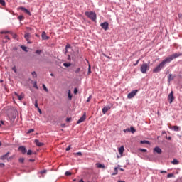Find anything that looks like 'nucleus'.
<instances>
[{"label":"nucleus","mask_w":182,"mask_h":182,"mask_svg":"<svg viewBox=\"0 0 182 182\" xmlns=\"http://www.w3.org/2000/svg\"><path fill=\"white\" fill-rule=\"evenodd\" d=\"M179 56H182L181 53H176L171 55H169L153 69L154 73H159V72H160V70H161V69H163L166 65H167V63H170V62L174 60V59H176V58H179Z\"/></svg>","instance_id":"obj_1"},{"label":"nucleus","mask_w":182,"mask_h":182,"mask_svg":"<svg viewBox=\"0 0 182 182\" xmlns=\"http://www.w3.org/2000/svg\"><path fill=\"white\" fill-rule=\"evenodd\" d=\"M85 15L91 19V21H93V22H96V13L93 11H86Z\"/></svg>","instance_id":"obj_2"},{"label":"nucleus","mask_w":182,"mask_h":182,"mask_svg":"<svg viewBox=\"0 0 182 182\" xmlns=\"http://www.w3.org/2000/svg\"><path fill=\"white\" fill-rule=\"evenodd\" d=\"M140 70L141 73H146L147 70H149V65L147 63H143L141 65Z\"/></svg>","instance_id":"obj_3"},{"label":"nucleus","mask_w":182,"mask_h":182,"mask_svg":"<svg viewBox=\"0 0 182 182\" xmlns=\"http://www.w3.org/2000/svg\"><path fill=\"white\" fill-rule=\"evenodd\" d=\"M173 100H174V92L171 91L170 94L168 95V101L169 102L170 105H171Z\"/></svg>","instance_id":"obj_4"},{"label":"nucleus","mask_w":182,"mask_h":182,"mask_svg":"<svg viewBox=\"0 0 182 182\" xmlns=\"http://www.w3.org/2000/svg\"><path fill=\"white\" fill-rule=\"evenodd\" d=\"M137 92H139V90H134L132 92H129L127 95L128 99H133V97H134V96H136V95H137Z\"/></svg>","instance_id":"obj_5"},{"label":"nucleus","mask_w":182,"mask_h":182,"mask_svg":"<svg viewBox=\"0 0 182 182\" xmlns=\"http://www.w3.org/2000/svg\"><path fill=\"white\" fill-rule=\"evenodd\" d=\"M100 26L101 28H102V29H104V31H108L109 29V23L107 22H104V23H102L100 24Z\"/></svg>","instance_id":"obj_6"},{"label":"nucleus","mask_w":182,"mask_h":182,"mask_svg":"<svg viewBox=\"0 0 182 182\" xmlns=\"http://www.w3.org/2000/svg\"><path fill=\"white\" fill-rule=\"evenodd\" d=\"M85 120H86V112H84L83 115L77 122V124H80V123H83V122H85Z\"/></svg>","instance_id":"obj_7"},{"label":"nucleus","mask_w":182,"mask_h":182,"mask_svg":"<svg viewBox=\"0 0 182 182\" xmlns=\"http://www.w3.org/2000/svg\"><path fill=\"white\" fill-rule=\"evenodd\" d=\"M24 38L26 39V41H27V43H32L31 42V41H29V39H31V35L28 33H26L25 35H24Z\"/></svg>","instance_id":"obj_8"},{"label":"nucleus","mask_w":182,"mask_h":182,"mask_svg":"<svg viewBox=\"0 0 182 182\" xmlns=\"http://www.w3.org/2000/svg\"><path fill=\"white\" fill-rule=\"evenodd\" d=\"M154 151L155 153H157L158 154H161V153L163 152V151L161 150V149H160V147L156 146L154 149Z\"/></svg>","instance_id":"obj_9"},{"label":"nucleus","mask_w":182,"mask_h":182,"mask_svg":"<svg viewBox=\"0 0 182 182\" xmlns=\"http://www.w3.org/2000/svg\"><path fill=\"white\" fill-rule=\"evenodd\" d=\"M15 96H17L18 100H22V99H23V97H25V94L21 93L20 95H18L16 92H14Z\"/></svg>","instance_id":"obj_10"},{"label":"nucleus","mask_w":182,"mask_h":182,"mask_svg":"<svg viewBox=\"0 0 182 182\" xmlns=\"http://www.w3.org/2000/svg\"><path fill=\"white\" fill-rule=\"evenodd\" d=\"M109 110H110V107H104L102 108V112L103 113V114H106V113H107Z\"/></svg>","instance_id":"obj_11"},{"label":"nucleus","mask_w":182,"mask_h":182,"mask_svg":"<svg viewBox=\"0 0 182 182\" xmlns=\"http://www.w3.org/2000/svg\"><path fill=\"white\" fill-rule=\"evenodd\" d=\"M20 9L23 11V12H25V14H27V15L31 16V11H29V10H28L27 9L24 7H20Z\"/></svg>","instance_id":"obj_12"},{"label":"nucleus","mask_w":182,"mask_h":182,"mask_svg":"<svg viewBox=\"0 0 182 182\" xmlns=\"http://www.w3.org/2000/svg\"><path fill=\"white\" fill-rule=\"evenodd\" d=\"M96 167H97V168H102L103 170H105V168H106V166H105V164H102L100 163H97Z\"/></svg>","instance_id":"obj_13"},{"label":"nucleus","mask_w":182,"mask_h":182,"mask_svg":"<svg viewBox=\"0 0 182 182\" xmlns=\"http://www.w3.org/2000/svg\"><path fill=\"white\" fill-rule=\"evenodd\" d=\"M9 154H10V152H7L6 154L2 155L0 157L1 160H6V159H8V157H9Z\"/></svg>","instance_id":"obj_14"},{"label":"nucleus","mask_w":182,"mask_h":182,"mask_svg":"<svg viewBox=\"0 0 182 182\" xmlns=\"http://www.w3.org/2000/svg\"><path fill=\"white\" fill-rule=\"evenodd\" d=\"M118 151H119L120 156H123V152L124 151V146H121V147H119L118 149Z\"/></svg>","instance_id":"obj_15"},{"label":"nucleus","mask_w":182,"mask_h":182,"mask_svg":"<svg viewBox=\"0 0 182 182\" xmlns=\"http://www.w3.org/2000/svg\"><path fill=\"white\" fill-rule=\"evenodd\" d=\"M41 38H42V39H43L44 41H47L48 39H49V37H48V36H46V33L45 31H43V32L42 33Z\"/></svg>","instance_id":"obj_16"},{"label":"nucleus","mask_w":182,"mask_h":182,"mask_svg":"<svg viewBox=\"0 0 182 182\" xmlns=\"http://www.w3.org/2000/svg\"><path fill=\"white\" fill-rule=\"evenodd\" d=\"M34 143H36L38 147H42V146H43V143L40 142L38 139H35Z\"/></svg>","instance_id":"obj_17"},{"label":"nucleus","mask_w":182,"mask_h":182,"mask_svg":"<svg viewBox=\"0 0 182 182\" xmlns=\"http://www.w3.org/2000/svg\"><path fill=\"white\" fill-rule=\"evenodd\" d=\"M18 150L21 151L23 154H25V153H26V148H25V146H19Z\"/></svg>","instance_id":"obj_18"},{"label":"nucleus","mask_w":182,"mask_h":182,"mask_svg":"<svg viewBox=\"0 0 182 182\" xmlns=\"http://www.w3.org/2000/svg\"><path fill=\"white\" fill-rule=\"evenodd\" d=\"M172 130H174V132H180V127L176 125L172 127Z\"/></svg>","instance_id":"obj_19"},{"label":"nucleus","mask_w":182,"mask_h":182,"mask_svg":"<svg viewBox=\"0 0 182 182\" xmlns=\"http://www.w3.org/2000/svg\"><path fill=\"white\" fill-rule=\"evenodd\" d=\"M174 79V76H173L172 74H169L168 77V80L169 82H171V80H173Z\"/></svg>","instance_id":"obj_20"},{"label":"nucleus","mask_w":182,"mask_h":182,"mask_svg":"<svg viewBox=\"0 0 182 182\" xmlns=\"http://www.w3.org/2000/svg\"><path fill=\"white\" fill-rule=\"evenodd\" d=\"M68 96L69 100H72V94L70 93V90H68Z\"/></svg>","instance_id":"obj_21"},{"label":"nucleus","mask_w":182,"mask_h":182,"mask_svg":"<svg viewBox=\"0 0 182 182\" xmlns=\"http://www.w3.org/2000/svg\"><path fill=\"white\" fill-rule=\"evenodd\" d=\"M172 164L177 165L178 164L179 161L177 159H173V161H171Z\"/></svg>","instance_id":"obj_22"},{"label":"nucleus","mask_w":182,"mask_h":182,"mask_svg":"<svg viewBox=\"0 0 182 182\" xmlns=\"http://www.w3.org/2000/svg\"><path fill=\"white\" fill-rule=\"evenodd\" d=\"M141 144H150V142L149 141L144 140V141H141Z\"/></svg>","instance_id":"obj_23"},{"label":"nucleus","mask_w":182,"mask_h":182,"mask_svg":"<svg viewBox=\"0 0 182 182\" xmlns=\"http://www.w3.org/2000/svg\"><path fill=\"white\" fill-rule=\"evenodd\" d=\"M21 48L23 50H24V52H28V48L26 46H21Z\"/></svg>","instance_id":"obj_24"},{"label":"nucleus","mask_w":182,"mask_h":182,"mask_svg":"<svg viewBox=\"0 0 182 182\" xmlns=\"http://www.w3.org/2000/svg\"><path fill=\"white\" fill-rule=\"evenodd\" d=\"M70 63H63V66H65V68H69L70 66Z\"/></svg>","instance_id":"obj_25"},{"label":"nucleus","mask_w":182,"mask_h":182,"mask_svg":"<svg viewBox=\"0 0 182 182\" xmlns=\"http://www.w3.org/2000/svg\"><path fill=\"white\" fill-rule=\"evenodd\" d=\"M0 4L2 5V6H5L6 5L5 0H0Z\"/></svg>","instance_id":"obj_26"},{"label":"nucleus","mask_w":182,"mask_h":182,"mask_svg":"<svg viewBox=\"0 0 182 182\" xmlns=\"http://www.w3.org/2000/svg\"><path fill=\"white\" fill-rule=\"evenodd\" d=\"M130 132H131L132 133H135V132H136V129H134V127H131V128H130Z\"/></svg>","instance_id":"obj_27"},{"label":"nucleus","mask_w":182,"mask_h":182,"mask_svg":"<svg viewBox=\"0 0 182 182\" xmlns=\"http://www.w3.org/2000/svg\"><path fill=\"white\" fill-rule=\"evenodd\" d=\"M34 106H35L36 109H38V107H39V106L38 105V100H35Z\"/></svg>","instance_id":"obj_28"},{"label":"nucleus","mask_w":182,"mask_h":182,"mask_svg":"<svg viewBox=\"0 0 182 182\" xmlns=\"http://www.w3.org/2000/svg\"><path fill=\"white\" fill-rule=\"evenodd\" d=\"M33 132H35V129H29V130L27 132V134H30V133H33Z\"/></svg>","instance_id":"obj_29"},{"label":"nucleus","mask_w":182,"mask_h":182,"mask_svg":"<svg viewBox=\"0 0 182 182\" xmlns=\"http://www.w3.org/2000/svg\"><path fill=\"white\" fill-rule=\"evenodd\" d=\"M43 88L45 92H48V88L46 87V85H45V84H43Z\"/></svg>","instance_id":"obj_30"},{"label":"nucleus","mask_w":182,"mask_h":182,"mask_svg":"<svg viewBox=\"0 0 182 182\" xmlns=\"http://www.w3.org/2000/svg\"><path fill=\"white\" fill-rule=\"evenodd\" d=\"M117 168H114V173H112V176H116L117 174Z\"/></svg>","instance_id":"obj_31"},{"label":"nucleus","mask_w":182,"mask_h":182,"mask_svg":"<svg viewBox=\"0 0 182 182\" xmlns=\"http://www.w3.org/2000/svg\"><path fill=\"white\" fill-rule=\"evenodd\" d=\"M14 157H15V156H11L7 158V161H11V160H13Z\"/></svg>","instance_id":"obj_32"},{"label":"nucleus","mask_w":182,"mask_h":182,"mask_svg":"<svg viewBox=\"0 0 182 182\" xmlns=\"http://www.w3.org/2000/svg\"><path fill=\"white\" fill-rule=\"evenodd\" d=\"M174 176V174H173V173H168V175H167V178H171V177H173Z\"/></svg>","instance_id":"obj_33"},{"label":"nucleus","mask_w":182,"mask_h":182,"mask_svg":"<svg viewBox=\"0 0 182 182\" xmlns=\"http://www.w3.org/2000/svg\"><path fill=\"white\" fill-rule=\"evenodd\" d=\"M18 161H19V163H23V161H25V159H23V158H20V159H18Z\"/></svg>","instance_id":"obj_34"},{"label":"nucleus","mask_w":182,"mask_h":182,"mask_svg":"<svg viewBox=\"0 0 182 182\" xmlns=\"http://www.w3.org/2000/svg\"><path fill=\"white\" fill-rule=\"evenodd\" d=\"M90 100H92V95H90L87 100V103H89V102H90Z\"/></svg>","instance_id":"obj_35"},{"label":"nucleus","mask_w":182,"mask_h":182,"mask_svg":"<svg viewBox=\"0 0 182 182\" xmlns=\"http://www.w3.org/2000/svg\"><path fill=\"white\" fill-rule=\"evenodd\" d=\"M32 154V150L29 149L28 151H27V155L28 156H31Z\"/></svg>","instance_id":"obj_36"},{"label":"nucleus","mask_w":182,"mask_h":182,"mask_svg":"<svg viewBox=\"0 0 182 182\" xmlns=\"http://www.w3.org/2000/svg\"><path fill=\"white\" fill-rule=\"evenodd\" d=\"M36 53L37 55H41V53H42V50H37L36 51Z\"/></svg>","instance_id":"obj_37"},{"label":"nucleus","mask_w":182,"mask_h":182,"mask_svg":"<svg viewBox=\"0 0 182 182\" xmlns=\"http://www.w3.org/2000/svg\"><path fill=\"white\" fill-rule=\"evenodd\" d=\"M31 74H32V76L33 77H36V76H37V75H36V72H32L31 73Z\"/></svg>","instance_id":"obj_38"},{"label":"nucleus","mask_w":182,"mask_h":182,"mask_svg":"<svg viewBox=\"0 0 182 182\" xmlns=\"http://www.w3.org/2000/svg\"><path fill=\"white\" fill-rule=\"evenodd\" d=\"M1 33H2V34H4V33H11V31H1Z\"/></svg>","instance_id":"obj_39"},{"label":"nucleus","mask_w":182,"mask_h":182,"mask_svg":"<svg viewBox=\"0 0 182 182\" xmlns=\"http://www.w3.org/2000/svg\"><path fill=\"white\" fill-rule=\"evenodd\" d=\"M140 150V151H141L142 153H146V151H147V149H139Z\"/></svg>","instance_id":"obj_40"},{"label":"nucleus","mask_w":182,"mask_h":182,"mask_svg":"<svg viewBox=\"0 0 182 182\" xmlns=\"http://www.w3.org/2000/svg\"><path fill=\"white\" fill-rule=\"evenodd\" d=\"M65 176H72V173L69 171L65 172Z\"/></svg>","instance_id":"obj_41"},{"label":"nucleus","mask_w":182,"mask_h":182,"mask_svg":"<svg viewBox=\"0 0 182 182\" xmlns=\"http://www.w3.org/2000/svg\"><path fill=\"white\" fill-rule=\"evenodd\" d=\"M69 48H70V44H67L65 46L66 50H67V49H69Z\"/></svg>","instance_id":"obj_42"},{"label":"nucleus","mask_w":182,"mask_h":182,"mask_svg":"<svg viewBox=\"0 0 182 182\" xmlns=\"http://www.w3.org/2000/svg\"><path fill=\"white\" fill-rule=\"evenodd\" d=\"M79 72H80V68L76 69L75 73H79Z\"/></svg>","instance_id":"obj_43"},{"label":"nucleus","mask_w":182,"mask_h":182,"mask_svg":"<svg viewBox=\"0 0 182 182\" xmlns=\"http://www.w3.org/2000/svg\"><path fill=\"white\" fill-rule=\"evenodd\" d=\"M11 35H13V38L14 39H16V37L18 36L16 34H13L12 33H11Z\"/></svg>","instance_id":"obj_44"},{"label":"nucleus","mask_w":182,"mask_h":182,"mask_svg":"<svg viewBox=\"0 0 182 182\" xmlns=\"http://www.w3.org/2000/svg\"><path fill=\"white\" fill-rule=\"evenodd\" d=\"M18 19L19 21H22V19H23V16H19Z\"/></svg>","instance_id":"obj_45"},{"label":"nucleus","mask_w":182,"mask_h":182,"mask_svg":"<svg viewBox=\"0 0 182 182\" xmlns=\"http://www.w3.org/2000/svg\"><path fill=\"white\" fill-rule=\"evenodd\" d=\"M38 113H40V114H42V110H41V108L38 107Z\"/></svg>","instance_id":"obj_46"},{"label":"nucleus","mask_w":182,"mask_h":182,"mask_svg":"<svg viewBox=\"0 0 182 182\" xmlns=\"http://www.w3.org/2000/svg\"><path fill=\"white\" fill-rule=\"evenodd\" d=\"M77 93V88L74 89V94L76 95Z\"/></svg>","instance_id":"obj_47"},{"label":"nucleus","mask_w":182,"mask_h":182,"mask_svg":"<svg viewBox=\"0 0 182 182\" xmlns=\"http://www.w3.org/2000/svg\"><path fill=\"white\" fill-rule=\"evenodd\" d=\"M124 133H126V132H130V129L127 128L126 129H124Z\"/></svg>","instance_id":"obj_48"},{"label":"nucleus","mask_w":182,"mask_h":182,"mask_svg":"<svg viewBox=\"0 0 182 182\" xmlns=\"http://www.w3.org/2000/svg\"><path fill=\"white\" fill-rule=\"evenodd\" d=\"M12 70H14V72H15V73H16V68L13 67V68H12Z\"/></svg>","instance_id":"obj_49"},{"label":"nucleus","mask_w":182,"mask_h":182,"mask_svg":"<svg viewBox=\"0 0 182 182\" xmlns=\"http://www.w3.org/2000/svg\"><path fill=\"white\" fill-rule=\"evenodd\" d=\"M45 173H46V170H43V171H41V174H45Z\"/></svg>","instance_id":"obj_50"},{"label":"nucleus","mask_w":182,"mask_h":182,"mask_svg":"<svg viewBox=\"0 0 182 182\" xmlns=\"http://www.w3.org/2000/svg\"><path fill=\"white\" fill-rule=\"evenodd\" d=\"M72 120V118H67L66 122H70Z\"/></svg>","instance_id":"obj_51"},{"label":"nucleus","mask_w":182,"mask_h":182,"mask_svg":"<svg viewBox=\"0 0 182 182\" xmlns=\"http://www.w3.org/2000/svg\"><path fill=\"white\" fill-rule=\"evenodd\" d=\"M69 150H70V146L66 148V151H69Z\"/></svg>","instance_id":"obj_52"},{"label":"nucleus","mask_w":182,"mask_h":182,"mask_svg":"<svg viewBox=\"0 0 182 182\" xmlns=\"http://www.w3.org/2000/svg\"><path fill=\"white\" fill-rule=\"evenodd\" d=\"M76 154H77V156H82V152H77Z\"/></svg>","instance_id":"obj_53"},{"label":"nucleus","mask_w":182,"mask_h":182,"mask_svg":"<svg viewBox=\"0 0 182 182\" xmlns=\"http://www.w3.org/2000/svg\"><path fill=\"white\" fill-rule=\"evenodd\" d=\"M91 70H90V65H89V68H88V73H91Z\"/></svg>","instance_id":"obj_54"},{"label":"nucleus","mask_w":182,"mask_h":182,"mask_svg":"<svg viewBox=\"0 0 182 182\" xmlns=\"http://www.w3.org/2000/svg\"><path fill=\"white\" fill-rule=\"evenodd\" d=\"M0 167H5V164H0Z\"/></svg>","instance_id":"obj_55"},{"label":"nucleus","mask_w":182,"mask_h":182,"mask_svg":"<svg viewBox=\"0 0 182 182\" xmlns=\"http://www.w3.org/2000/svg\"><path fill=\"white\" fill-rule=\"evenodd\" d=\"M5 39H8V41H9V39H10V38H9V36H5Z\"/></svg>","instance_id":"obj_56"},{"label":"nucleus","mask_w":182,"mask_h":182,"mask_svg":"<svg viewBox=\"0 0 182 182\" xmlns=\"http://www.w3.org/2000/svg\"><path fill=\"white\" fill-rule=\"evenodd\" d=\"M163 173H166L167 171H161V173L163 174Z\"/></svg>","instance_id":"obj_57"},{"label":"nucleus","mask_w":182,"mask_h":182,"mask_svg":"<svg viewBox=\"0 0 182 182\" xmlns=\"http://www.w3.org/2000/svg\"><path fill=\"white\" fill-rule=\"evenodd\" d=\"M1 124H4V121H0V126L1 125Z\"/></svg>","instance_id":"obj_58"},{"label":"nucleus","mask_w":182,"mask_h":182,"mask_svg":"<svg viewBox=\"0 0 182 182\" xmlns=\"http://www.w3.org/2000/svg\"><path fill=\"white\" fill-rule=\"evenodd\" d=\"M68 60H70V55H68Z\"/></svg>","instance_id":"obj_59"},{"label":"nucleus","mask_w":182,"mask_h":182,"mask_svg":"<svg viewBox=\"0 0 182 182\" xmlns=\"http://www.w3.org/2000/svg\"><path fill=\"white\" fill-rule=\"evenodd\" d=\"M29 161L33 162V161H35V159H29Z\"/></svg>","instance_id":"obj_60"},{"label":"nucleus","mask_w":182,"mask_h":182,"mask_svg":"<svg viewBox=\"0 0 182 182\" xmlns=\"http://www.w3.org/2000/svg\"><path fill=\"white\" fill-rule=\"evenodd\" d=\"M119 170H120V171H124V169H123V168H119Z\"/></svg>","instance_id":"obj_61"},{"label":"nucleus","mask_w":182,"mask_h":182,"mask_svg":"<svg viewBox=\"0 0 182 182\" xmlns=\"http://www.w3.org/2000/svg\"><path fill=\"white\" fill-rule=\"evenodd\" d=\"M34 87H35L36 89H38V85H34Z\"/></svg>","instance_id":"obj_62"},{"label":"nucleus","mask_w":182,"mask_h":182,"mask_svg":"<svg viewBox=\"0 0 182 182\" xmlns=\"http://www.w3.org/2000/svg\"><path fill=\"white\" fill-rule=\"evenodd\" d=\"M106 58H107L108 59H110V57H109V56H106V55H105Z\"/></svg>","instance_id":"obj_63"},{"label":"nucleus","mask_w":182,"mask_h":182,"mask_svg":"<svg viewBox=\"0 0 182 182\" xmlns=\"http://www.w3.org/2000/svg\"><path fill=\"white\" fill-rule=\"evenodd\" d=\"M118 182H125V181H118Z\"/></svg>","instance_id":"obj_64"}]
</instances>
